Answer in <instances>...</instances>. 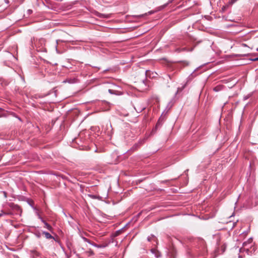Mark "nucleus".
Masks as SVG:
<instances>
[{
  "label": "nucleus",
  "instance_id": "obj_4",
  "mask_svg": "<svg viewBox=\"0 0 258 258\" xmlns=\"http://www.w3.org/2000/svg\"><path fill=\"white\" fill-rule=\"evenodd\" d=\"M89 196L93 199H100V197L99 196L89 195Z\"/></svg>",
  "mask_w": 258,
  "mask_h": 258
},
{
  "label": "nucleus",
  "instance_id": "obj_17",
  "mask_svg": "<svg viewBox=\"0 0 258 258\" xmlns=\"http://www.w3.org/2000/svg\"><path fill=\"white\" fill-rule=\"evenodd\" d=\"M256 50L258 51V48L256 49Z\"/></svg>",
  "mask_w": 258,
  "mask_h": 258
},
{
  "label": "nucleus",
  "instance_id": "obj_11",
  "mask_svg": "<svg viewBox=\"0 0 258 258\" xmlns=\"http://www.w3.org/2000/svg\"><path fill=\"white\" fill-rule=\"evenodd\" d=\"M108 91H109V92L110 93H111V94L112 93V90L109 89V90H108Z\"/></svg>",
  "mask_w": 258,
  "mask_h": 258
},
{
  "label": "nucleus",
  "instance_id": "obj_16",
  "mask_svg": "<svg viewBox=\"0 0 258 258\" xmlns=\"http://www.w3.org/2000/svg\"><path fill=\"white\" fill-rule=\"evenodd\" d=\"M148 240L150 241V239L149 238H148Z\"/></svg>",
  "mask_w": 258,
  "mask_h": 258
},
{
  "label": "nucleus",
  "instance_id": "obj_9",
  "mask_svg": "<svg viewBox=\"0 0 258 258\" xmlns=\"http://www.w3.org/2000/svg\"><path fill=\"white\" fill-rule=\"evenodd\" d=\"M252 61H257L258 60V57H256L255 58H253L252 59Z\"/></svg>",
  "mask_w": 258,
  "mask_h": 258
},
{
  "label": "nucleus",
  "instance_id": "obj_12",
  "mask_svg": "<svg viewBox=\"0 0 258 258\" xmlns=\"http://www.w3.org/2000/svg\"><path fill=\"white\" fill-rule=\"evenodd\" d=\"M153 11H150V12H148V14H150H150H153Z\"/></svg>",
  "mask_w": 258,
  "mask_h": 258
},
{
  "label": "nucleus",
  "instance_id": "obj_5",
  "mask_svg": "<svg viewBox=\"0 0 258 258\" xmlns=\"http://www.w3.org/2000/svg\"><path fill=\"white\" fill-rule=\"evenodd\" d=\"M135 109L136 110L137 112H141L142 110L145 109V107H143L141 109H137L136 107H135Z\"/></svg>",
  "mask_w": 258,
  "mask_h": 258
},
{
  "label": "nucleus",
  "instance_id": "obj_15",
  "mask_svg": "<svg viewBox=\"0 0 258 258\" xmlns=\"http://www.w3.org/2000/svg\"><path fill=\"white\" fill-rule=\"evenodd\" d=\"M95 246H96V247H98V246H97L96 244L94 245Z\"/></svg>",
  "mask_w": 258,
  "mask_h": 258
},
{
  "label": "nucleus",
  "instance_id": "obj_8",
  "mask_svg": "<svg viewBox=\"0 0 258 258\" xmlns=\"http://www.w3.org/2000/svg\"><path fill=\"white\" fill-rule=\"evenodd\" d=\"M150 73V72L149 71H147L146 72V75L147 76H149V74Z\"/></svg>",
  "mask_w": 258,
  "mask_h": 258
},
{
  "label": "nucleus",
  "instance_id": "obj_6",
  "mask_svg": "<svg viewBox=\"0 0 258 258\" xmlns=\"http://www.w3.org/2000/svg\"><path fill=\"white\" fill-rule=\"evenodd\" d=\"M220 90L219 89V87L217 86V87H216L214 88V90L216 92H217V91H219Z\"/></svg>",
  "mask_w": 258,
  "mask_h": 258
},
{
  "label": "nucleus",
  "instance_id": "obj_7",
  "mask_svg": "<svg viewBox=\"0 0 258 258\" xmlns=\"http://www.w3.org/2000/svg\"><path fill=\"white\" fill-rule=\"evenodd\" d=\"M7 214L6 213L3 212V211L1 212V213H0V217L4 215Z\"/></svg>",
  "mask_w": 258,
  "mask_h": 258
},
{
  "label": "nucleus",
  "instance_id": "obj_2",
  "mask_svg": "<svg viewBox=\"0 0 258 258\" xmlns=\"http://www.w3.org/2000/svg\"><path fill=\"white\" fill-rule=\"evenodd\" d=\"M42 234L43 235H44L45 238H47V239L53 238L52 236L50 233H49L47 232L44 231V232H42Z\"/></svg>",
  "mask_w": 258,
  "mask_h": 258
},
{
  "label": "nucleus",
  "instance_id": "obj_3",
  "mask_svg": "<svg viewBox=\"0 0 258 258\" xmlns=\"http://www.w3.org/2000/svg\"><path fill=\"white\" fill-rule=\"evenodd\" d=\"M151 252L155 254L156 257H158L160 256V253L155 249H152Z\"/></svg>",
  "mask_w": 258,
  "mask_h": 258
},
{
  "label": "nucleus",
  "instance_id": "obj_14",
  "mask_svg": "<svg viewBox=\"0 0 258 258\" xmlns=\"http://www.w3.org/2000/svg\"><path fill=\"white\" fill-rule=\"evenodd\" d=\"M4 196L6 197V192H4Z\"/></svg>",
  "mask_w": 258,
  "mask_h": 258
},
{
  "label": "nucleus",
  "instance_id": "obj_10",
  "mask_svg": "<svg viewBox=\"0 0 258 258\" xmlns=\"http://www.w3.org/2000/svg\"><path fill=\"white\" fill-rule=\"evenodd\" d=\"M83 239H84V241H87V242H89V240L87 238H83Z\"/></svg>",
  "mask_w": 258,
  "mask_h": 258
},
{
  "label": "nucleus",
  "instance_id": "obj_1",
  "mask_svg": "<svg viewBox=\"0 0 258 258\" xmlns=\"http://www.w3.org/2000/svg\"><path fill=\"white\" fill-rule=\"evenodd\" d=\"M42 221L44 224V225H45L44 227L47 228L50 231H51V230L52 229V227L49 224H48L47 223H46L45 221H44V220H42Z\"/></svg>",
  "mask_w": 258,
  "mask_h": 258
},
{
  "label": "nucleus",
  "instance_id": "obj_13",
  "mask_svg": "<svg viewBox=\"0 0 258 258\" xmlns=\"http://www.w3.org/2000/svg\"><path fill=\"white\" fill-rule=\"evenodd\" d=\"M236 0H232L231 1V3L232 4H233L234 3H235L236 2Z\"/></svg>",
  "mask_w": 258,
  "mask_h": 258
}]
</instances>
